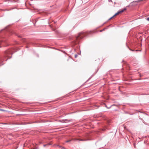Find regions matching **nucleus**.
<instances>
[{"label": "nucleus", "mask_w": 149, "mask_h": 149, "mask_svg": "<svg viewBox=\"0 0 149 149\" xmlns=\"http://www.w3.org/2000/svg\"><path fill=\"white\" fill-rule=\"evenodd\" d=\"M86 33L81 32L79 33L78 36L76 37V39L78 40L79 38L82 39L84 36H86Z\"/></svg>", "instance_id": "nucleus-1"}, {"label": "nucleus", "mask_w": 149, "mask_h": 149, "mask_svg": "<svg viewBox=\"0 0 149 149\" xmlns=\"http://www.w3.org/2000/svg\"><path fill=\"white\" fill-rule=\"evenodd\" d=\"M126 10V8H125L123 9H122L121 10H119L117 13H116L113 16H115L116 15H117L118 14H119L122 13L124 11Z\"/></svg>", "instance_id": "nucleus-2"}, {"label": "nucleus", "mask_w": 149, "mask_h": 149, "mask_svg": "<svg viewBox=\"0 0 149 149\" xmlns=\"http://www.w3.org/2000/svg\"><path fill=\"white\" fill-rule=\"evenodd\" d=\"M3 41H0V43H2V42H3Z\"/></svg>", "instance_id": "nucleus-8"}, {"label": "nucleus", "mask_w": 149, "mask_h": 149, "mask_svg": "<svg viewBox=\"0 0 149 149\" xmlns=\"http://www.w3.org/2000/svg\"><path fill=\"white\" fill-rule=\"evenodd\" d=\"M110 108V107L108 108Z\"/></svg>", "instance_id": "nucleus-14"}, {"label": "nucleus", "mask_w": 149, "mask_h": 149, "mask_svg": "<svg viewBox=\"0 0 149 149\" xmlns=\"http://www.w3.org/2000/svg\"><path fill=\"white\" fill-rule=\"evenodd\" d=\"M49 145V144H44V145H43V146L44 147H45L46 146H48V145Z\"/></svg>", "instance_id": "nucleus-5"}, {"label": "nucleus", "mask_w": 149, "mask_h": 149, "mask_svg": "<svg viewBox=\"0 0 149 149\" xmlns=\"http://www.w3.org/2000/svg\"><path fill=\"white\" fill-rule=\"evenodd\" d=\"M110 1L112 2V1L111 0H110Z\"/></svg>", "instance_id": "nucleus-13"}, {"label": "nucleus", "mask_w": 149, "mask_h": 149, "mask_svg": "<svg viewBox=\"0 0 149 149\" xmlns=\"http://www.w3.org/2000/svg\"><path fill=\"white\" fill-rule=\"evenodd\" d=\"M146 19L148 21H149V17H148V18H146Z\"/></svg>", "instance_id": "nucleus-7"}, {"label": "nucleus", "mask_w": 149, "mask_h": 149, "mask_svg": "<svg viewBox=\"0 0 149 149\" xmlns=\"http://www.w3.org/2000/svg\"><path fill=\"white\" fill-rule=\"evenodd\" d=\"M143 0H137V1H134V2H138H138H139L141 1H142Z\"/></svg>", "instance_id": "nucleus-4"}, {"label": "nucleus", "mask_w": 149, "mask_h": 149, "mask_svg": "<svg viewBox=\"0 0 149 149\" xmlns=\"http://www.w3.org/2000/svg\"><path fill=\"white\" fill-rule=\"evenodd\" d=\"M33 149H35V148H33Z\"/></svg>", "instance_id": "nucleus-15"}, {"label": "nucleus", "mask_w": 149, "mask_h": 149, "mask_svg": "<svg viewBox=\"0 0 149 149\" xmlns=\"http://www.w3.org/2000/svg\"><path fill=\"white\" fill-rule=\"evenodd\" d=\"M79 140L81 141H84V140H83V139H80Z\"/></svg>", "instance_id": "nucleus-9"}, {"label": "nucleus", "mask_w": 149, "mask_h": 149, "mask_svg": "<svg viewBox=\"0 0 149 149\" xmlns=\"http://www.w3.org/2000/svg\"><path fill=\"white\" fill-rule=\"evenodd\" d=\"M77 56V54H76L75 56V58H76Z\"/></svg>", "instance_id": "nucleus-11"}, {"label": "nucleus", "mask_w": 149, "mask_h": 149, "mask_svg": "<svg viewBox=\"0 0 149 149\" xmlns=\"http://www.w3.org/2000/svg\"><path fill=\"white\" fill-rule=\"evenodd\" d=\"M5 53L7 54H11V51L10 50H8L5 52Z\"/></svg>", "instance_id": "nucleus-3"}, {"label": "nucleus", "mask_w": 149, "mask_h": 149, "mask_svg": "<svg viewBox=\"0 0 149 149\" xmlns=\"http://www.w3.org/2000/svg\"><path fill=\"white\" fill-rule=\"evenodd\" d=\"M71 141L70 140H68V141H67L66 142H70V141Z\"/></svg>", "instance_id": "nucleus-10"}, {"label": "nucleus", "mask_w": 149, "mask_h": 149, "mask_svg": "<svg viewBox=\"0 0 149 149\" xmlns=\"http://www.w3.org/2000/svg\"><path fill=\"white\" fill-rule=\"evenodd\" d=\"M102 31H103V30H100V32H102Z\"/></svg>", "instance_id": "nucleus-12"}, {"label": "nucleus", "mask_w": 149, "mask_h": 149, "mask_svg": "<svg viewBox=\"0 0 149 149\" xmlns=\"http://www.w3.org/2000/svg\"><path fill=\"white\" fill-rule=\"evenodd\" d=\"M114 17V16H113L112 17H111V18H110L109 19V20H110L112 18H113V17Z\"/></svg>", "instance_id": "nucleus-6"}, {"label": "nucleus", "mask_w": 149, "mask_h": 149, "mask_svg": "<svg viewBox=\"0 0 149 149\" xmlns=\"http://www.w3.org/2000/svg\"><path fill=\"white\" fill-rule=\"evenodd\" d=\"M0 47H1V46H0Z\"/></svg>", "instance_id": "nucleus-16"}]
</instances>
